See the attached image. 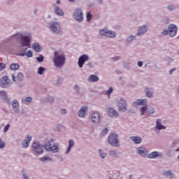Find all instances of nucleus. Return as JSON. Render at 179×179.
Returning a JSON list of instances; mask_svg holds the SVG:
<instances>
[{"label":"nucleus","mask_w":179,"mask_h":179,"mask_svg":"<svg viewBox=\"0 0 179 179\" xmlns=\"http://www.w3.org/2000/svg\"><path fill=\"white\" fill-rule=\"evenodd\" d=\"M113 59H115V61H118V59H120V57H114Z\"/></svg>","instance_id":"4d7b16f0"},{"label":"nucleus","mask_w":179,"mask_h":179,"mask_svg":"<svg viewBox=\"0 0 179 179\" xmlns=\"http://www.w3.org/2000/svg\"><path fill=\"white\" fill-rule=\"evenodd\" d=\"M26 56H27L28 58H31V57H33V52H31V51H30V50H28V51L26 52Z\"/></svg>","instance_id":"4c0bfd02"},{"label":"nucleus","mask_w":179,"mask_h":179,"mask_svg":"<svg viewBox=\"0 0 179 179\" xmlns=\"http://www.w3.org/2000/svg\"><path fill=\"white\" fill-rule=\"evenodd\" d=\"M162 156V154L159 152H152L150 154L148 155L149 159H156V157H159Z\"/></svg>","instance_id":"a211bd4d"},{"label":"nucleus","mask_w":179,"mask_h":179,"mask_svg":"<svg viewBox=\"0 0 179 179\" xmlns=\"http://www.w3.org/2000/svg\"><path fill=\"white\" fill-rule=\"evenodd\" d=\"M20 66L19 64L13 63L10 64V69L12 71H16L20 68Z\"/></svg>","instance_id":"bb28decb"},{"label":"nucleus","mask_w":179,"mask_h":179,"mask_svg":"<svg viewBox=\"0 0 179 179\" xmlns=\"http://www.w3.org/2000/svg\"><path fill=\"white\" fill-rule=\"evenodd\" d=\"M50 29L51 31L56 34H59V33H61V26L57 22L50 24Z\"/></svg>","instance_id":"39448f33"},{"label":"nucleus","mask_w":179,"mask_h":179,"mask_svg":"<svg viewBox=\"0 0 179 179\" xmlns=\"http://www.w3.org/2000/svg\"><path fill=\"white\" fill-rule=\"evenodd\" d=\"M127 40V41H132L133 40H135V36H131L128 37Z\"/></svg>","instance_id":"09e8293b"},{"label":"nucleus","mask_w":179,"mask_h":179,"mask_svg":"<svg viewBox=\"0 0 179 179\" xmlns=\"http://www.w3.org/2000/svg\"><path fill=\"white\" fill-rule=\"evenodd\" d=\"M148 29H146V26L141 27L138 29L137 34L138 36H142V34H145V33H146Z\"/></svg>","instance_id":"412c9836"},{"label":"nucleus","mask_w":179,"mask_h":179,"mask_svg":"<svg viewBox=\"0 0 179 179\" xmlns=\"http://www.w3.org/2000/svg\"><path fill=\"white\" fill-rule=\"evenodd\" d=\"M6 66V65L3 63H0V71H3V69H5V67Z\"/></svg>","instance_id":"a18cd8bd"},{"label":"nucleus","mask_w":179,"mask_h":179,"mask_svg":"<svg viewBox=\"0 0 179 179\" xmlns=\"http://www.w3.org/2000/svg\"><path fill=\"white\" fill-rule=\"evenodd\" d=\"M27 140H24L22 143L23 148H29V145H30V141H31V136H27Z\"/></svg>","instance_id":"f3484780"},{"label":"nucleus","mask_w":179,"mask_h":179,"mask_svg":"<svg viewBox=\"0 0 179 179\" xmlns=\"http://www.w3.org/2000/svg\"><path fill=\"white\" fill-rule=\"evenodd\" d=\"M110 155L113 157H117V152L115 150L110 151Z\"/></svg>","instance_id":"a19ab883"},{"label":"nucleus","mask_w":179,"mask_h":179,"mask_svg":"<svg viewBox=\"0 0 179 179\" xmlns=\"http://www.w3.org/2000/svg\"><path fill=\"white\" fill-rule=\"evenodd\" d=\"M53 62L55 66L61 68L65 64V57L64 55H58V52H55Z\"/></svg>","instance_id":"f257e3e1"},{"label":"nucleus","mask_w":179,"mask_h":179,"mask_svg":"<svg viewBox=\"0 0 179 179\" xmlns=\"http://www.w3.org/2000/svg\"><path fill=\"white\" fill-rule=\"evenodd\" d=\"M36 60L38 62H43V61H44V57H43V55H40V57L36 58Z\"/></svg>","instance_id":"ea45409f"},{"label":"nucleus","mask_w":179,"mask_h":179,"mask_svg":"<svg viewBox=\"0 0 179 179\" xmlns=\"http://www.w3.org/2000/svg\"><path fill=\"white\" fill-rule=\"evenodd\" d=\"M162 34H163V36H167V34H169V31L164 30V31L162 32Z\"/></svg>","instance_id":"3c124183"},{"label":"nucleus","mask_w":179,"mask_h":179,"mask_svg":"<svg viewBox=\"0 0 179 179\" xmlns=\"http://www.w3.org/2000/svg\"><path fill=\"white\" fill-rule=\"evenodd\" d=\"M98 80H99V77H97V76H94V75L90 76V77L88 78L89 82H98Z\"/></svg>","instance_id":"b1692460"},{"label":"nucleus","mask_w":179,"mask_h":179,"mask_svg":"<svg viewBox=\"0 0 179 179\" xmlns=\"http://www.w3.org/2000/svg\"><path fill=\"white\" fill-rule=\"evenodd\" d=\"M61 114H66V109H62L61 110Z\"/></svg>","instance_id":"864d4df0"},{"label":"nucleus","mask_w":179,"mask_h":179,"mask_svg":"<svg viewBox=\"0 0 179 179\" xmlns=\"http://www.w3.org/2000/svg\"><path fill=\"white\" fill-rule=\"evenodd\" d=\"M48 100H49V101H50V103H54V97H50L49 99H48Z\"/></svg>","instance_id":"603ef678"},{"label":"nucleus","mask_w":179,"mask_h":179,"mask_svg":"<svg viewBox=\"0 0 179 179\" xmlns=\"http://www.w3.org/2000/svg\"><path fill=\"white\" fill-rule=\"evenodd\" d=\"M160 122H162V120H157V122H156V128L157 129H166V127L162 125V124H160Z\"/></svg>","instance_id":"5701e85b"},{"label":"nucleus","mask_w":179,"mask_h":179,"mask_svg":"<svg viewBox=\"0 0 179 179\" xmlns=\"http://www.w3.org/2000/svg\"><path fill=\"white\" fill-rule=\"evenodd\" d=\"M9 128H10V125L9 124L6 125L3 129V132H8V131H9Z\"/></svg>","instance_id":"49530a36"},{"label":"nucleus","mask_w":179,"mask_h":179,"mask_svg":"<svg viewBox=\"0 0 179 179\" xmlns=\"http://www.w3.org/2000/svg\"><path fill=\"white\" fill-rule=\"evenodd\" d=\"M21 45L22 47H30V38L21 36Z\"/></svg>","instance_id":"1a4fd4ad"},{"label":"nucleus","mask_w":179,"mask_h":179,"mask_svg":"<svg viewBox=\"0 0 179 179\" xmlns=\"http://www.w3.org/2000/svg\"><path fill=\"white\" fill-rule=\"evenodd\" d=\"M44 71H45V69H44L43 67H39L38 71V75H43V72H44Z\"/></svg>","instance_id":"e433bc0d"},{"label":"nucleus","mask_w":179,"mask_h":179,"mask_svg":"<svg viewBox=\"0 0 179 179\" xmlns=\"http://www.w3.org/2000/svg\"><path fill=\"white\" fill-rule=\"evenodd\" d=\"M32 149L36 155H41L44 152L43 145H40L38 142L34 141L32 144Z\"/></svg>","instance_id":"20e7f679"},{"label":"nucleus","mask_w":179,"mask_h":179,"mask_svg":"<svg viewBox=\"0 0 179 179\" xmlns=\"http://www.w3.org/2000/svg\"><path fill=\"white\" fill-rule=\"evenodd\" d=\"M137 103L139 106H146L148 104V99H138Z\"/></svg>","instance_id":"c85d7f7f"},{"label":"nucleus","mask_w":179,"mask_h":179,"mask_svg":"<svg viewBox=\"0 0 179 179\" xmlns=\"http://www.w3.org/2000/svg\"><path fill=\"white\" fill-rule=\"evenodd\" d=\"M41 162H51L52 159L50 157H43L40 158Z\"/></svg>","instance_id":"c756f323"},{"label":"nucleus","mask_w":179,"mask_h":179,"mask_svg":"<svg viewBox=\"0 0 179 179\" xmlns=\"http://www.w3.org/2000/svg\"><path fill=\"white\" fill-rule=\"evenodd\" d=\"M145 111H147L148 114H153L155 113V109L153 108V107H149V108H148V106L142 107L141 108V115H143Z\"/></svg>","instance_id":"f8f14e48"},{"label":"nucleus","mask_w":179,"mask_h":179,"mask_svg":"<svg viewBox=\"0 0 179 179\" xmlns=\"http://www.w3.org/2000/svg\"><path fill=\"white\" fill-rule=\"evenodd\" d=\"M87 22H90L92 20V14H90V13L87 14Z\"/></svg>","instance_id":"c03bdc74"},{"label":"nucleus","mask_w":179,"mask_h":179,"mask_svg":"<svg viewBox=\"0 0 179 179\" xmlns=\"http://www.w3.org/2000/svg\"><path fill=\"white\" fill-rule=\"evenodd\" d=\"M73 146H75V142L73 141V140H69V147L67 148V150L66 151V155H68V153L71 152V150L72 149V148H73Z\"/></svg>","instance_id":"6ab92c4d"},{"label":"nucleus","mask_w":179,"mask_h":179,"mask_svg":"<svg viewBox=\"0 0 179 179\" xmlns=\"http://www.w3.org/2000/svg\"><path fill=\"white\" fill-rule=\"evenodd\" d=\"M57 3H59V0H57Z\"/></svg>","instance_id":"e2e57ef3"},{"label":"nucleus","mask_w":179,"mask_h":179,"mask_svg":"<svg viewBox=\"0 0 179 179\" xmlns=\"http://www.w3.org/2000/svg\"><path fill=\"white\" fill-rule=\"evenodd\" d=\"M17 36H20V35H17V36H14L13 37L16 38V37H17Z\"/></svg>","instance_id":"052dcab7"},{"label":"nucleus","mask_w":179,"mask_h":179,"mask_svg":"<svg viewBox=\"0 0 179 179\" xmlns=\"http://www.w3.org/2000/svg\"><path fill=\"white\" fill-rule=\"evenodd\" d=\"M3 148H5V142L0 138V149H3Z\"/></svg>","instance_id":"37998d69"},{"label":"nucleus","mask_w":179,"mask_h":179,"mask_svg":"<svg viewBox=\"0 0 179 179\" xmlns=\"http://www.w3.org/2000/svg\"><path fill=\"white\" fill-rule=\"evenodd\" d=\"M142 65H143V63L142 62H138V66H142Z\"/></svg>","instance_id":"6e6d98bb"},{"label":"nucleus","mask_w":179,"mask_h":179,"mask_svg":"<svg viewBox=\"0 0 179 179\" xmlns=\"http://www.w3.org/2000/svg\"><path fill=\"white\" fill-rule=\"evenodd\" d=\"M32 48L36 51V52H40V51H41V46H40L38 43H34Z\"/></svg>","instance_id":"cd10ccee"},{"label":"nucleus","mask_w":179,"mask_h":179,"mask_svg":"<svg viewBox=\"0 0 179 179\" xmlns=\"http://www.w3.org/2000/svg\"><path fill=\"white\" fill-rule=\"evenodd\" d=\"M89 59V56L87 55H81L78 59V66L79 68L83 67V64H85V61H87Z\"/></svg>","instance_id":"9b49d317"},{"label":"nucleus","mask_w":179,"mask_h":179,"mask_svg":"<svg viewBox=\"0 0 179 179\" xmlns=\"http://www.w3.org/2000/svg\"><path fill=\"white\" fill-rule=\"evenodd\" d=\"M0 96L3 97V99H6V92L5 91H0Z\"/></svg>","instance_id":"72a5a7b5"},{"label":"nucleus","mask_w":179,"mask_h":179,"mask_svg":"<svg viewBox=\"0 0 179 179\" xmlns=\"http://www.w3.org/2000/svg\"><path fill=\"white\" fill-rule=\"evenodd\" d=\"M87 110V107L83 106L78 111V116H80L81 118H83L85 117V114L86 113V110Z\"/></svg>","instance_id":"dca6fc26"},{"label":"nucleus","mask_w":179,"mask_h":179,"mask_svg":"<svg viewBox=\"0 0 179 179\" xmlns=\"http://www.w3.org/2000/svg\"><path fill=\"white\" fill-rule=\"evenodd\" d=\"M24 179H29V176H26V174L23 175Z\"/></svg>","instance_id":"13d9d810"},{"label":"nucleus","mask_w":179,"mask_h":179,"mask_svg":"<svg viewBox=\"0 0 179 179\" xmlns=\"http://www.w3.org/2000/svg\"><path fill=\"white\" fill-rule=\"evenodd\" d=\"M70 2H73L75 0H69Z\"/></svg>","instance_id":"680f3d73"},{"label":"nucleus","mask_w":179,"mask_h":179,"mask_svg":"<svg viewBox=\"0 0 179 179\" xmlns=\"http://www.w3.org/2000/svg\"><path fill=\"white\" fill-rule=\"evenodd\" d=\"M74 89H75V90H76L79 89V87H78V85H75Z\"/></svg>","instance_id":"bf43d9fd"},{"label":"nucleus","mask_w":179,"mask_h":179,"mask_svg":"<svg viewBox=\"0 0 179 179\" xmlns=\"http://www.w3.org/2000/svg\"><path fill=\"white\" fill-rule=\"evenodd\" d=\"M107 114L109 117H118V112L113 108L108 109Z\"/></svg>","instance_id":"2eb2a0df"},{"label":"nucleus","mask_w":179,"mask_h":179,"mask_svg":"<svg viewBox=\"0 0 179 179\" xmlns=\"http://www.w3.org/2000/svg\"><path fill=\"white\" fill-rule=\"evenodd\" d=\"M113 93V87H110L109 90L106 91V94L108 96V99H110V95Z\"/></svg>","instance_id":"473e14b6"},{"label":"nucleus","mask_w":179,"mask_h":179,"mask_svg":"<svg viewBox=\"0 0 179 179\" xmlns=\"http://www.w3.org/2000/svg\"><path fill=\"white\" fill-rule=\"evenodd\" d=\"M13 108H19V101L15 100L13 101Z\"/></svg>","instance_id":"2f4dec72"},{"label":"nucleus","mask_w":179,"mask_h":179,"mask_svg":"<svg viewBox=\"0 0 179 179\" xmlns=\"http://www.w3.org/2000/svg\"><path fill=\"white\" fill-rule=\"evenodd\" d=\"M108 133V129H104L101 132L102 135H107Z\"/></svg>","instance_id":"de8ad7c7"},{"label":"nucleus","mask_w":179,"mask_h":179,"mask_svg":"<svg viewBox=\"0 0 179 179\" xmlns=\"http://www.w3.org/2000/svg\"><path fill=\"white\" fill-rule=\"evenodd\" d=\"M118 110L121 111L122 113H125L127 111V101L125 99H120L117 103Z\"/></svg>","instance_id":"0eeeda50"},{"label":"nucleus","mask_w":179,"mask_h":179,"mask_svg":"<svg viewBox=\"0 0 179 179\" xmlns=\"http://www.w3.org/2000/svg\"><path fill=\"white\" fill-rule=\"evenodd\" d=\"M177 26L173 24H170L169 27V36L171 37H175L176 34H177Z\"/></svg>","instance_id":"9d476101"},{"label":"nucleus","mask_w":179,"mask_h":179,"mask_svg":"<svg viewBox=\"0 0 179 179\" xmlns=\"http://www.w3.org/2000/svg\"><path fill=\"white\" fill-rule=\"evenodd\" d=\"M10 85V80L8 76H3L0 80V86L3 88L8 87V86Z\"/></svg>","instance_id":"423d86ee"},{"label":"nucleus","mask_w":179,"mask_h":179,"mask_svg":"<svg viewBox=\"0 0 179 179\" xmlns=\"http://www.w3.org/2000/svg\"><path fill=\"white\" fill-rule=\"evenodd\" d=\"M118 136L117 134H110L108 137V142L112 146L118 148L120 146V141H118Z\"/></svg>","instance_id":"7ed1b4c3"},{"label":"nucleus","mask_w":179,"mask_h":179,"mask_svg":"<svg viewBox=\"0 0 179 179\" xmlns=\"http://www.w3.org/2000/svg\"><path fill=\"white\" fill-rule=\"evenodd\" d=\"M55 12L56 15H58V16H64V11H62L59 7H55Z\"/></svg>","instance_id":"393cba45"},{"label":"nucleus","mask_w":179,"mask_h":179,"mask_svg":"<svg viewBox=\"0 0 179 179\" xmlns=\"http://www.w3.org/2000/svg\"><path fill=\"white\" fill-rule=\"evenodd\" d=\"M137 153L141 156H145L148 153V151H146V148L140 147L137 148Z\"/></svg>","instance_id":"aec40b11"},{"label":"nucleus","mask_w":179,"mask_h":179,"mask_svg":"<svg viewBox=\"0 0 179 179\" xmlns=\"http://www.w3.org/2000/svg\"><path fill=\"white\" fill-rule=\"evenodd\" d=\"M73 17L78 20V22H82V20H83V13H82V10L76 9L74 12Z\"/></svg>","instance_id":"6e6552de"},{"label":"nucleus","mask_w":179,"mask_h":179,"mask_svg":"<svg viewBox=\"0 0 179 179\" xmlns=\"http://www.w3.org/2000/svg\"><path fill=\"white\" fill-rule=\"evenodd\" d=\"M168 8H169L170 10H174L176 7L173 5H169L168 6Z\"/></svg>","instance_id":"8fccbe9b"},{"label":"nucleus","mask_w":179,"mask_h":179,"mask_svg":"<svg viewBox=\"0 0 179 179\" xmlns=\"http://www.w3.org/2000/svg\"><path fill=\"white\" fill-rule=\"evenodd\" d=\"M178 38H179V35H178Z\"/></svg>","instance_id":"0e129e2a"},{"label":"nucleus","mask_w":179,"mask_h":179,"mask_svg":"<svg viewBox=\"0 0 179 179\" xmlns=\"http://www.w3.org/2000/svg\"><path fill=\"white\" fill-rule=\"evenodd\" d=\"M91 120L94 124L100 122V113L99 112H94L92 115Z\"/></svg>","instance_id":"ddd939ff"},{"label":"nucleus","mask_w":179,"mask_h":179,"mask_svg":"<svg viewBox=\"0 0 179 179\" xmlns=\"http://www.w3.org/2000/svg\"><path fill=\"white\" fill-rule=\"evenodd\" d=\"M164 176H166V177L173 176V172L171 171H167L164 172Z\"/></svg>","instance_id":"58836bf2"},{"label":"nucleus","mask_w":179,"mask_h":179,"mask_svg":"<svg viewBox=\"0 0 179 179\" xmlns=\"http://www.w3.org/2000/svg\"><path fill=\"white\" fill-rule=\"evenodd\" d=\"M130 139L133 141L134 143H141V142H142V138L139 136H131Z\"/></svg>","instance_id":"4be33fe9"},{"label":"nucleus","mask_w":179,"mask_h":179,"mask_svg":"<svg viewBox=\"0 0 179 179\" xmlns=\"http://www.w3.org/2000/svg\"><path fill=\"white\" fill-rule=\"evenodd\" d=\"M145 94H146V97H150H150H153V92H150L149 90L146 91Z\"/></svg>","instance_id":"f704fd0d"},{"label":"nucleus","mask_w":179,"mask_h":179,"mask_svg":"<svg viewBox=\"0 0 179 179\" xmlns=\"http://www.w3.org/2000/svg\"><path fill=\"white\" fill-rule=\"evenodd\" d=\"M99 154L100 157H101L102 159H104L105 157H107V154L103 153L101 149L99 150Z\"/></svg>","instance_id":"7c9ffc66"},{"label":"nucleus","mask_w":179,"mask_h":179,"mask_svg":"<svg viewBox=\"0 0 179 179\" xmlns=\"http://www.w3.org/2000/svg\"><path fill=\"white\" fill-rule=\"evenodd\" d=\"M174 71H176V69H172L171 71H169V75H172Z\"/></svg>","instance_id":"5fc2aeb1"},{"label":"nucleus","mask_w":179,"mask_h":179,"mask_svg":"<svg viewBox=\"0 0 179 179\" xmlns=\"http://www.w3.org/2000/svg\"><path fill=\"white\" fill-rule=\"evenodd\" d=\"M99 34L101 36H106V34H107V31L104 29H101L99 31Z\"/></svg>","instance_id":"79ce46f5"},{"label":"nucleus","mask_w":179,"mask_h":179,"mask_svg":"<svg viewBox=\"0 0 179 179\" xmlns=\"http://www.w3.org/2000/svg\"><path fill=\"white\" fill-rule=\"evenodd\" d=\"M33 99H31V97H27L25 99V104H30V103H31Z\"/></svg>","instance_id":"c9c22d12"},{"label":"nucleus","mask_w":179,"mask_h":179,"mask_svg":"<svg viewBox=\"0 0 179 179\" xmlns=\"http://www.w3.org/2000/svg\"><path fill=\"white\" fill-rule=\"evenodd\" d=\"M52 141H50L48 143H45V149L48 152H52L53 153H57L59 149H58V145L57 144H53L51 143Z\"/></svg>","instance_id":"f03ea898"},{"label":"nucleus","mask_w":179,"mask_h":179,"mask_svg":"<svg viewBox=\"0 0 179 179\" xmlns=\"http://www.w3.org/2000/svg\"><path fill=\"white\" fill-rule=\"evenodd\" d=\"M115 36H117L115 34V32H114L113 31H106V37H110V38H113V37H115Z\"/></svg>","instance_id":"a878e982"},{"label":"nucleus","mask_w":179,"mask_h":179,"mask_svg":"<svg viewBox=\"0 0 179 179\" xmlns=\"http://www.w3.org/2000/svg\"><path fill=\"white\" fill-rule=\"evenodd\" d=\"M23 73H18L16 76L15 74L12 75V78L14 82H21V80H23Z\"/></svg>","instance_id":"4468645a"}]
</instances>
